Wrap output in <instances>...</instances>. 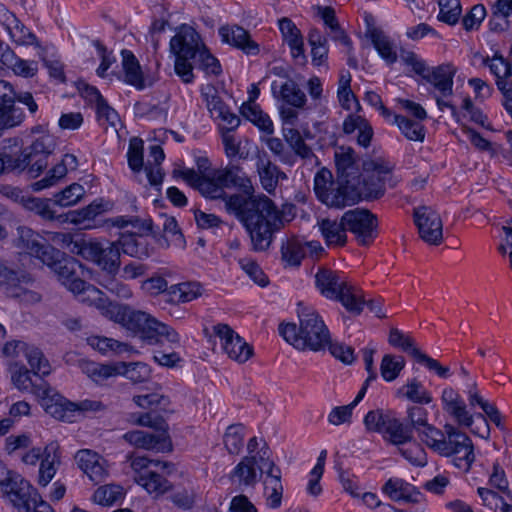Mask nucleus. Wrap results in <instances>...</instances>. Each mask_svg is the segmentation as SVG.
<instances>
[{
  "mask_svg": "<svg viewBox=\"0 0 512 512\" xmlns=\"http://www.w3.org/2000/svg\"><path fill=\"white\" fill-rule=\"evenodd\" d=\"M239 189V193L226 194V213L243 223L250 235L254 251L267 250L275 232L283 225L281 212L266 195L253 197L250 178L238 166L226 168V188Z\"/></svg>",
  "mask_w": 512,
  "mask_h": 512,
  "instance_id": "nucleus-1",
  "label": "nucleus"
},
{
  "mask_svg": "<svg viewBox=\"0 0 512 512\" xmlns=\"http://www.w3.org/2000/svg\"><path fill=\"white\" fill-rule=\"evenodd\" d=\"M299 327L294 323L279 325L280 335L299 350L321 351L330 341V332L319 313L308 306L298 310Z\"/></svg>",
  "mask_w": 512,
  "mask_h": 512,
  "instance_id": "nucleus-2",
  "label": "nucleus"
},
{
  "mask_svg": "<svg viewBox=\"0 0 512 512\" xmlns=\"http://www.w3.org/2000/svg\"><path fill=\"white\" fill-rule=\"evenodd\" d=\"M57 147V139L51 134L37 137L18 154H0V175L25 173L29 178L39 177L48 166V158Z\"/></svg>",
  "mask_w": 512,
  "mask_h": 512,
  "instance_id": "nucleus-3",
  "label": "nucleus"
},
{
  "mask_svg": "<svg viewBox=\"0 0 512 512\" xmlns=\"http://www.w3.org/2000/svg\"><path fill=\"white\" fill-rule=\"evenodd\" d=\"M424 443L437 454L452 458L458 469L468 472L475 460L472 440L452 425H445L444 431L428 428Z\"/></svg>",
  "mask_w": 512,
  "mask_h": 512,
  "instance_id": "nucleus-4",
  "label": "nucleus"
},
{
  "mask_svg": "<svg viewBox=\"0 0 512 512\" xmlns=\"http://www.w3.org/2000/svg\"><path fill=\"white\" fill-rule=\"evenodd\" d=\"M197 171L192 168L175 170L187 184L197 189L204 197L210 199L224 198V170L210 167L207 157L196 158Z\"/></svg>",
  "mask_w": 512,
  "mask_h": 512,
  "instance_id": "nucleus-5",
  "label": "nucleus"
},
{
  "mask_svg": "<svg viewBox=\"0 0 512 512\" xmlns=\"http://www.w3.org/2000/svg\"><path fill=\"white\" fill-rule=\"evenodd\" d=\"M124 328L148 345H157L163 338L171 344H180V336L174 328L144 311L132 309Z\"/></svg>",
  "mask_w": 512,
  "mask_h": 512,
  "instance_id": "nucleus-6",
  "label": "nucleus"
},
{
  "mask_svg": "<svg viewBox=\"0 0 512 512\" xmlns=\"http://www.w3.org/2000/svg\"><path fill=\"white\" fill-rule=\"evenodd\" d=\"M40 395H46L44 398V410L52 417L72 422L74 414L99 412L105 409V405L98 400L85 399L79 402H71L65 397L60 395L54 388L46 387L45 390H40Z\"/></svg>",
  "mask_w": 512,
  "mask_h": 512,
  "instance_id": "nucleus-7",
  "label": "nucleus"
},
{
  "mask_svg": "<svg viewBox=\"0 0 512 512\" xmlns=\"http://www.w3.org/2000/svg\"><path fill=\"white\" fill-rule=\"evenodd\" d=\"M392 167L381 159L369 160L363 164L362 180L356 184L359 200H373L385 193V183L390 177Z\"/></svg>",
  "mask_w": 512,
  "mask_h": 512,
  "instance_id": "nucleus-8",
  "label": "nucleus"
},
{
  "mask_svg": "<svg viewBox=\"0 0 512 512\" xmlns=\"http://www.w3.org/2000/svg\"><path fill=\"white\" fill-rule=\"evenodd\" d=\"M77 253L83 258L96 263L102 270L115 274L120 267V249L118 244L108 240L83 241L76 244Z\"/></svg>",
  "mask_w": 512,
  "mask_h": 512,
  "instance_id": "nucleus-9",
  "label": "nucleus"
},
{
  "mask_svg": "<svg viewBox=\"0 0 512 512\" xmlns=\"http://www.w3.org/2000/svg\"><path fill=\"white\" fill-rule=\"evenodd\" d=\"M343 223L360 245L367 246L377 235V218L365 209L348 210L343 214Z\"/></svg>",
  "mask_w": 512,
  "mask_h": 512,
  "instance_id": "nucleus-10",
  "label": "nucleus"
},
{
  "mask_svg": "<svg viewBox=\"0 0 512 512\" xmlns=\"http://www.w3.org/2000/svg\"><path fill=\"white\" fill-rule=\"evenodd\" d=\"M16 247L24 250L29 255L36 257L43 264L51 262L58 255V249L54 248L45 238L26 226L17 228Z\"/></svg>",
  "mask_w": 512,
  "mask_h": 512,
  "instance_id": "nucleus-11",
  "label": "nucleus"
},
{
  "mask_svg": "<svg viewBox=\"0 0 512 512\" xmlns=\"http://www.w3.org/2000/svg\"><path fill=\"white\" fill-rule=\"evenodd\" d=\"M2 496L17 510L31 512L32 504L40 495L28 480L19 473L1 490Z\"/></svg>",
  "mask_w": 512,
  "mask_h": 512,
  "instance_id": "nucleus-12",
  "label": "nucleus"
},
{
  "mask_svg": "<svg viewBox=\"0 0 512 512\" xmlns=\"http://www.w3.org/2000/svg\"><path fill=\"white\" fill-rule=\"evenodd\" d=\"M53 258L51 262H44V264L57 273L62 283L73 293L79 294L85 291L87 283L77 274L82 267L81 263L73 257H66L60 250Z\"/></svg>",
  "mask_w": 512,
  "mask_h": 512,
  "instance_id": "nucleus-13",
  "label": "nucleus"
},
{
  "mask_svg": "<svg viewBox=\"0 0 512 512\" xmlns=\"http://www.w3.org/2000/svg\"><path fill=\"white\" fill-rule=\"evenodd\" d=\"M16 93L13 86L0 80V137L7 129L20 125L24 120V113L15 107Z\"/></svg>",
  "mask_w": 512,
  "mask_h": 512,
  "instance_id": "nucleus-14",
  "label": "nucleus"
},
{
  "mask_svg": "<svg viewBox=\"0 0 512 512\" xmlns=\"http://www.w3.org/2000/svg\"><path fill=\"white\" fill-rule=\"evenodd\" d=\"M414 221L420 237L427 243L439 245L443 239V224L439 214L430 207L421 206L414 210Z\"/></svg>",
  "mask_w": 512,
  "mask_h": 512,
  "instance_id": "nucleus-15",
  "label": "nucleus"
},
{
  "mask_svg": "<svg viewBox=\"0 0 512 512\" xmlns=\"http://www.w3.org/2000/svg\"><path fill=\"white\" fill-rule=\"evenodd\" d=\"M206 47L198 32L183 25L170 40V51L175 56L196 59L200 50Z\"/></svg>",
  "mask_w": 512,
  "mask_h": 512,
  "instance_id": "nucleus-16",
  "label": "nucleus"
},
{
  "mask_svg": "<svg viewBox=\"0 0 512 512\" xmlns=\"http://www.w3.org/2000/svg\"><path fill=\"white\" fill-rule=\"evenodd\" d=\"M125 441L129 444L156 452H170L172 443L167 431L148 433L142 430L129 431L123 435Z\"/></svg>",
  "mask_w": 512,
  "mask_h": 512,
  "instance_id": "nucleus-17",
  "label": "nucleus"
},
{
  "mask_svg": "<svg viewBox=\"0 0 512 512\" xmlns=\"http://www.w3.org/2000/svg\"><path fill=\"white\" fill-rule=\"evenodd\" d=\"M31 282L29 275L25 273L19 274L18 272L8 268L1 273L0 287L7 297L20 299V300H38L39 296L28 290L23 284Z\"/></svg>",
  "mask_w": 512,
  "mask_h": 512,
  "instance_id": "nucleus-18",
  "label": "nucleus"
},
{
  "mask_svg": "<svg viewBox=\"0 0 512 512\" xmlns=\"http://www.w3.org/2000/svg\"><path fill=\"white\" fill-rule=\"evenodd\" d=\"M227 477L236 490L254 487L259 481L258 457H242Z\"/></svg>",
  "mask_w": 512,
  "mask_h": 512,
  "instance_id": "nucleus-19",
  "label": "nucleus"
},
{
  "mask_svg": "<svg viewBox=\"0 0 512 512\" xmlns=\"http://www.w3.org/2000/svg\"><path fill=\"white\" fill-rule=\"evenodd\" d=\"M320 201L337 209L353 205L359 201L356 183L353 182V179H340V185L337 188H331Z\"/></svg>",
  "mask_w": 512,
  "mask_h": 512,
  "instance_id": "nucleus-20",
  "label": "nucleus"
},
{
  "mask_svg": "<svg viewBox=\"0 0 512 512\" xmlns=\"http://www.w3.org/2000/svg\"><path fill=\"white\" fill-rule=\"evenodd\" d=\"M77 167V157L74 154H64L61 161L48 170L42 179L32 183L31 187L35 192L53 187L67 175L69 170L74 171Z\"/></svg>",
  "mask_w": 512,
  "mask_h": 512,
  "instance_id": "nucleus-21",
  "label": "nucleus"
},
{
  "mask_svg": "<svg viewBox=\"0 0 512 512\" xmlns=\"http://www.w3.org/2000/svg\"><path fill=\"white\" fill-rule=\"evenodd\" d=\"M10 373L13 385L21 392H29L35 395L44 408L43 400L46 398V395H40V390H45L46 387H52L42 379H40L39 383L33 382L30 371L24 365L18 363L10 365Z\"/></svg>",
  "mask_w": 512,
  "mask_h": 512,
  "instance_id": "nucleus-22",
  "label": "nucleus"
},
{
  "mask_svg": "<svg viewBox=\"0 0 512 512\" xmlns=\"http://www.w3.org/2000/svg\"><path fill=\"white\" fill-rule=\"evenodd\" d=\"M223 88L213 84H207L201 88V95L205 101L206 108L212 119L218 121V132L222 143H224V102Z\"/></svg>",
  "mask_w": 512,
  "mask_h": 512,
  "instance_id": "nucleus-23",
  "label": "nucleus"
},
{
  "mask_svg": "<svg viewBox=\"0 0 512 512\" xmlns=\"http://www.w3.org/2000/svg\"><path fill=\"white\" fill-rule=\"evenodd\" d=\"M348 280L337 271L320 267L315 274V285L322 296L333 300L347 284Z\"/></svg>",
  "mask_w": 512,
  "mask_h": 512,
  "instance_id": "nucleus-24",
  "label": "nucleus"
},
{
  "mask_svg": "<svg viewBox=\"0 0 512 512\" xmlns=\"http://www.w3.org/2000/svg\"><path fill=\"white\" fill-rule=\"evenodd\" d=\"M382 492L396 502L418 503L421 497L416 487L397 477L389 478L382 486Z\"/></svg>",
  "mask_w": 512,
  "mask_h": 512,
  "instance_id": "nucleus-25",
  "label": "nucleus"
},
{
  "mask_svg": "<svg viewBox=\"0 0 512 512\" xmlns=\"http://www.w3.org/2000/svg\"><path fill=\"white\" fill-rule=\"evenodd\" d=\"M256 167L261 185L269 194L274 193L280 179L287 178L286 174L269 159L266 153L258 155Z\"/></svg>",
  "mask_w": 512,
  "mask_h": 512,
  "instance_id": "nucleus-26",
  "label": "nucleus"
},
{
  "mask_svg": "<svg viewBox=\"0 0 512 512\" xmlns=\"http://www.w3.org/2000/svg\"><path fill=\"white\" fill-rule=\"evenodd\" d=\"M254 354L249 345L238 333L226 325V355L233 361L243 364Z\"/></svg>",
  "mask_w": 512,
  "mask_h": 512,
  "instance_id": "nucleus-27",
  "label": "nucleus"
},
{
  "mask_svg": "<svg viewBox=\"0 0 512 512\" xmlns=\"http://www.w3.org/2000/svg\"><path fill=\"white\" fill-rule=\"evenodd\" d=\"M226 43L246 55H257L260 52L259 45L252 40L250 33L239 25L226 27Z\"/></svg>",
  "mask_w": 512,
  "mask_h": 512,
  "instance_id": "nucleus-28",
  "label": "nucleus"
},
{
  "mask_svg": "<svg viewBox=\"0 0 512 512\" xmlns=\"http://www.w3.org/2000/svg\"><path fill=\"white\" fill-rule=\"evenodd\" d=\"M455 73L456 70L452 65L444 64L429 71L425 80L432 84L443 97H446L453 93V77Z\"/></svg>",
  "mask_w": 512,
  "mask_h": 512,
  "instance_id": "nucleus-29",
  "label": "nucleus"
},
{
  "mask_svg": "<svg viewBox=\"0 0 512 512\" xmlns=\"http://www.w3.org/2000/svg\"><path fill=\"white\" fill-rule=\"evenodd\" d=\"M60 462L59 445L51 442L43 451V458L39 468V485L45 487L53 479L56 473V464Z\"/></svg>",
  "mask_w": 512,
  "mask_h": 512,
  "instance_id": "nucleus-30",
  "label": "nucleus"
},
{
  "mask_svg": "<svg viewBox=\"0 0 512 512\" xmlns=\"http://www.w3.org/2000/svg\"><path fill=\"white\" fill-rule=\"evenodd\" d=\"M318 226L328 246H344L346 244L347 228L343 223V216L339 222L328 218L322 219L318 221Z\"/></svg>",
  "mask_w": 512,
  "mask_h": 512,
  "instance_id": "nucleus-31",
  "label": "nucleus"
},
{
  "mask_svg": "<svg viewBox=\"0 0 512 512\" xmlns=\"http://www.w3.org/2000/svg\"><path fill=\"white\" fill-rule=\"evenodd\" d=\"M121 56L125 82L138 90L144 89V76L138 59L127 49L121 51Z\"/></svg>",
  "mask_w": 512,
  "mask_h": 512,
  "instance_id": "nucleus-32",
  "label": "nucleus"
},
{
  "mask_svg": "<svg viewBox=\"0 0 512 512\" xmlns=\"http://www.w3.org/2000/svg\"><path fill=\"white\" fill-rule=\"evenodd\" d=\"M240 112L243 117L255 125L265 135L274 133V124L270 116L262 110L260 105L243 103Z\"/></svg>",
  "mask_w": 512,
  "mask_h": 512,
  "instance_id": "nucleus-33",
  "label": "nucleus"
},
{
  "mask_svg": "<svg viewBox=\"0 0 512 512\" xmlns=\"http://www.w3.org/2000/svg\"><path fill=\"white\" fill-rule=\"evenodd\" d=\"M279 29L284 41L291 49L294 58L304 55V43L300 30L289 18H281L279 20Z\"/></svg>",
  "mask_w": 512,
  "mask_h": 512,
  "instance_id": "nucleus-34",
  "label": "nucleus"
},
{
  "mask_svg": "<svg viewBox=\"0 0 512 512\" xmlns=\"http://www.w3.org/2000/svg\"><path fill=\"white\" fill-rule=\"evenodd\" d=\"M335 164L339 179H353L356 180V155L355 151L350 147H339L335 151Z\"/></svg>",
  "mask_w": 512,
  "mask_h": 512,
  "instance_id": "nucleus-35",
  "label": "nucleus"
},
{
  "mask_svg": "<svg viewBox=\"0 0 512 512\" xmlns=\"http://www.w3.org/2000/svg\"><path fill=\"white\" fill-rule=\"evenodd\" d=\"M201 295V285L197 282H183L169 287L166 302L179 304L190 302Z\"/></svg>",
  "mask_w": 512,
  "mask_h": 512,
  "instance_id": "nucleus-36",
  "label": "nucleus"
},
{
  "mask_svg": "<svg viewBox=\"0 0 512 512\" xmlns=\"http://www.w3.org/2000/svg\"><path fill=\"white\" fill-rule=\"evenodd\" d=\"M333 300L339 301L348 312L354 315H359L366 303L361 290L349 281Z\"/></svg>",
  "mask_w": 512,
  "mask_h": 512,
  "instance_id": "nucleus-37",
  "label": "nucleus"
},
{
  "mask_svg": "<svg viewBox=\"0 0 512 512\" xmlns=\"http://www.w3.org/2000/svg\"><path fill=\"white\" fill-rule=\"evenodd\" d=\"M127 460L130 461V467L134 472L133 479L137 483V479L149 473L152 469L150 466L159 467L161 470H166L170 474L175 466L171 462L149 459L145 456L127 455Z\"/></svg>",
  "mask_w": 512,
  "mask_h": 512,
  "instance_id": "nucleus-38",
  "label": "nucleus"
},
{
  "mask_svg": "<svg viewBox=\"0 0 512 512\" xmlns=\"http://www.w3.org/2000/svg\"><path fill=\"white\" fill-rule=\"evenodd\" d=\"M385 431L382 433L383 438L393 445L401 446L412 439V430L405 426L394 415L387 421Z\"/></svg>",
  "mask_w": 512,
  "mask_h": 512,
  "instance_id": "nucleus-39",
  "label": "nucleus"
},
{
  "mask_svg": "<svg viewBox=\"0 0 512 512\" xmlns=\"http://www.w3.org/2000/svg\"><path fill=\"white\" fill-rule=\"evenodd\" d=\"M137 484L142 486L149 494H154L155 497L167 493L173 487L169 480L155 470L139 477Z\"/></svg>",
  "mask_w": 512,
  "mask_h": 512,
  "instance_id": "nucleus-40",
  "label": "nucleus"
},
{
  "mask_svg": "<svg viewBox=\"0 0 512 512\" xmlns=\"http://www.w3.org/2000/svg\"><path fill=\"white\" fill-rule=\"evenodd\" d=\"M396 395L417 404H429L432 401L430 393L417 378L408 380L397 390Z\"/></svg>",
  "mask_w": 512,
  "mask_h": 512,
  "instance_id": "nucleus-41",
  "label": "nucleus"
},
{
  "mask_svg": "<svg viewBox=\"0 0 512 512\" xmlns=\"http://www.w3.org/2000/svg\"><path fill=\"white\" fill-rule=\"evenodd\" d=\"M97 308L101 311L102 315L115 323L121 324L122 327L127 323V319L133 309L128 305L119 304L102 298H99Z\"/></svg>",
  "mask_w": 512,
  "mask_h": 512,
  "instance_id": "nucleus-42",
  "label": "nucleus"
},
{
  "mask_svg": "<svg viewBox=\"0 0 512 512\" xmlns=\"http://www.w3.org/2000/svg\"><path fill=\"white\" fill-rule=\"evenodd\" d=\"M368 35L380 56L389 64L397 61V53L390 39L379 29H368Z\"/></svg>",
  "mask_w": 512,
  "mask_h": 512,
  "instance_id": "nucleus-43",
  "label": "nucleus"
},
{
  "mask_svg": "<svg viewBox=\"0 0 512 512\" xmlns=\"http://www.w3.org/2000/svg\"><path fill=\"white\" fill-rule=\"evenodd\" d=\"M247 428L243 423H234L226 427V452L230 455L241 454L245 444Z\"/></svg>",
  "mask_w": 512,
  "mask_h": 512,
  "instance_id": "nucleus-44",
  "label": "nucleus"
},
{
  "mask_svg": "<svg viewBox=\"0 0 512 512\" xmlns=\"http://www.w3.org/2000/svg\"><path fill=\"white\" fill-rule=\"evenodd\" d=\"M282 260L290 266H299L306 255L305 243L297 237L288 238L281 246Z\"/></svg>",
  "mask_w": 512,
  "mask_h": 512,
  "instance_id": "nucleus-45",
  "label": "nucleus"
},
{
  "mask_svg": "<svg viewBox=\"0 0 512 512\" xmlns=\"http://www.w3.org/2000/svg\"><path fill=\"white\" fill-rule=\"evenodd\" d=\"M3 65L12 69L17 76L25 78L33 77L38 71L37 62L21 59L13 50L4 56Z\"/></svg>",
  "mask_w": 512,
  "mask_h": 512,
  "instance_id": "nucleus-46",
  "label": "nucleus"
},
{
  "mask_svg": "<svg viewBox=\"0 0 512 512\" xmlns=\"http://www.w3.org/2000/svg\"><path fill=\"white\" fill-rule=\"evenodd\" d=\"M279 98L287 105L298 109L303 108L307 101L305 93L300 89L299 85L291 79L281 84Z\"/></svg>",
  "mask_w": 512,
  "mask_h": 512,
  "instance_id": "nucleus-47",
  "label": "nucleus"
},
{
  "mask_svg": "<svg viewBox=\"0 0 512 512\" xmlns=\"http://www.w3.org/2000/svg\"><path fill=\"white\" fill-rule=\"evenodd\" d=\"M406 365L405 359L400 355L385 354L380 364V374L387 382L398 378Z\"/></svg>",
  "mask_w": 512,
  "mask_h": 512,
  "instance_id": "nucleus-48",
  "label": "nucleus"
},
{
  "mask_svg": "<svg viewBox=\"0 0 512 512\" xmlns=\"http://www.w3.org/2000/svg\"><path fill=\"white\" fill-rule=\"evenodd\" d=\"M392 123L398 126L402 134L408 140L422 142L425 138L424 127L419 122L394 114V120H392Z\"/></svg>",
  "mask_w": 512,
  "mask_h": 512,
  "instance_id": "nucleus-49",
  "label": "nucleus"
},
{
  "mask_svg": "<svg viewBox=\"0 0 512 512\" xmlns=\"http://www.w3.org/2000/svg\"><path fill=\"white\" fill-rule=\"evenodd\" d=\"M24 357L35 375L47 376L50 374V364L39 348L27 346Z\"/></svg>",
  "mask_w": 512,
  "mask_h": 512,
  "instance_id": "nucleus-50",
  "label": "nucleus"
},
{
  "mask_svg": "<svg viewBox=\"0 0 512 512\" xmlns=\"http://www.w3.org/2000/svg\"><path fill=\"white\" fill-rule=\"evenodd\" d=\"M84 194V187L73 183L54 195V203L60 207L73 206L82 199Z\"/></svg>",
  "mask_w": 512,
  "mask_h": 512,
  "instance_id": "nucleus-51",
  "label": "nucleus"
},
{
  "mask_svg": "<svg viewBox=\"0 0 512 512\" xmlns=\"http://www.w3.org/2000/svg\"><path fill=\"white\" fill-rule=\"evenodd\" d=\"M393 413L383 409L369 411L364 417V425L368 432L382 434L387 426V421L391 419Z\"/></svg>",
  "mask_w": 512,
  "mask_h": 512,
  "instance_id": "nucleus-52",
  "label": "nucleus"
},
{
  "mask_svg": "<svg viewBox=\"0 0 512 512\" xmlns=\"http://www.w3.org/2000/svg\"><path fill=\"white\" fill-rule=\"evenodd\" d=\"M261 141L266 144L268 149L280 162L288 165L294 164L295 155L286 148L285 144L280 138L266 135L265 137H261Z\"/></svg>",
  "mask_w": 512,
  "mask_h": 512,
  "instance_id": "nucleus-53",
  "label": "nucleus"
},
{
  "mask_svg": "<svg viewBox=\"0 0 512 512\" xmlns=\"http://www.w3.org/2000/svg\"><path fill=\"white\" fill-rule=\"evenodd\" d=\"M11 28L7 30L11 40L18 45H35L39 46V42L34 33H32L23 23L16 18Z\"/></svg>",
  "mask_w": 512,
  "mask_h": 512,
  "instance_id": "nucleus-54",
  "label": "nucleus"
},
{
  "mask_svg": "<svg viewBox=\"0 0 512 512\" xmlns=\"http://www.w3.org/2000/svg\"><path fill=\"white\" fill-rule=\"evenodd\" d=\"M388 341L392 346L397 347L402 351L410 354L415 359L418 358L417 353H422L416 347L415 341L412 337L405 335L403 332L396 328L391 329Z\"/></svg>",
  "mask_w": 512,
  "mask_h": 512,
  "instance_id": "nucleus-55",
  "label": "nucleus"
},
{
  "mask_svg": "<svg viewBox=\"0 0 512 512\" xmlns=\"http://www.w3.org/2000/svg\"><path fill=\"white\" fill-rule=\"evenodd\" d=\"M121 374L133 383H142L150 378V368L142 362L121 363Z\"/></svg>",
  "mask_w": 512,
  "mask_h": 512,
  "instance_id": "nucleus-56",
  "label": "nucleus"
},
{
  "mask_svg": "<svg viewBox=\"0 0 512 512\" xmlns=\"http://www.w3.org/2000/svg\"><path fill=\"white\" fill-rule=\"evenodd\" d=\"M143 150L144 142L141 138L133 137L130 139L127 159L128 165L134 173H139L143 169Z\"/></svg>",
  "mask_w": 512,
  "mask_h": 512,
  "instance_id": "nucleus-57",
  "label": "nucleus"
},
{
  "mask_svg": "<svg viewBox=\"0 0 512 512\" xmlns=\"http://www.w3.org/2000/svg\"><path fill=\"white\" fill-rule=\"evenodd\" d=\"M438 19L448 25H455L461 15L460 0H439Z\"/></svg>",
  "mask_w": 512,
  "mask_h": 512,
  "instance_id": "nucleus-58",
  "label": "nucleus"
},
{
  "mask_svg": "<svg viewBox=\"0 0 512 512\" xmlns=\"http://www.w3.org/2000/svg\"><path fill=\"white\" fill-rule=\"evenodd\" d=\"M258 474L259 479L265 475L263 481H280L282 479V472L272 459V455H265V451L258 457Z\"/></svg>",
  "mask_w": 512,
  "mask_h": 512,
  "instance_id": "nucleus-59",
  "label": "nucleus"
},
{
  "mask_svg": "<svg viewBox=\"0 0 512 512\" xmlns=\"http://www.w3.org/2000/svg\"><path fill=\"white\" fill-rule=\"evenodd\" d=\"M400 454L412 465L424 466L427 463L424 449L412 439L404 445L398 446Z\"/></svg>",
  "mask_w": 512,
  "mask_h": 512,
  "instance_id": "nucleus-60",
  "label": "nucleus"
},
{
  "mask_svg": "<svg viewBox=\"0 0 512 512\" xmlns=\"http://www.w3.org/2000/svg\"><path fill=\"white\" fill-rule=\"evenodd\" d=\"M123 495V489L119 485H104L99 487L93 495L97 504L110 506L117 502Z\"/></svg>",
  "mask_w": 512,
  "mask_h": 512,
  "instance_id": "nucleus-61",
  "label": "nucleus"
},
{
  "mask_svg": "<svg viewBox=\"0 0 512 512\" xmlns=\"http://www.w3.org/2000/svg\"><path fill=\"white\" fill-rule=\"evenodd\" d=\"M163 232L173 245L184 248L186 245L185 237L174 217L163 215Z\"/></svg>",
  "mask_w": 512,
  "mask_h": 512,
  "instance_id": "nucleus-62",
  "label": "nucleus"
},
{
  "mask_svg": "<svg viewBox=\"0 0 512 512\" xmlns=\"http://www.w3.org/2000/svg\"><path fill=\"white\" fill-rule=\"evenodd\" d=\"M241 269L261 287L268 285L269 280L261 267L251 258H240L238 261Z\"/></svg>",
  "mask_w": 512,
  "mask_h": 512,
  "instance_id": "nucleus-63",
  "label": "nucleus"
},
{
  "mask_svg": "<svg viewBox=\"0 0 512 512\" xmlns=\"http://www.w3.org/2000/svg\"><path fill=\"white\" fill-rule=\"evenodd\" d=\"M112 208V203L105 201L102 198L95 199L86 207L78 211L79 220L90 221L95 220L97 216L109 211Z\"/></svg>",
  "mask_w": 512,
  "mask_h": 512,
  "instance_id": "nucleus-64",
  "label": "nucleus"
}]
</instances>
